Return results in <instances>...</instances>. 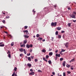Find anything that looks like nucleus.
I'll return each instance as SVG.
<instances>
[{
	"label": "nucleus",
	"mask_w": 76,
	"mask_h": 76,
	"mask_svg": "<svg viewBox=\"0 0 76 76\" xmlns=\"http://www.w3.org/2000/svg\"><path fill=\"white\" fill-rule=\"evenodd\" d=\"M57 23L56 22H55L54 23V22H52L51 24V26H56V24Z\"/></svg>",
	"instance_id": "nucleus-2"
},
{
	"label": "nucleus",
	"mask_w": 76,
	"mask_h": 76,
	"mask_svg": "<svg viewBox=\"0 0 76 76\" xmlns=\"http://www.w3.org/2000/svg\"><path fill=\"white\" fill-rule=\"evenodd\" d=\"M28 60L30 61H31V58L30 57H28Z\"/></svg>",
	"instance_id": "nucleus-16"
},
{
	"label": "nucleus",
	"mask_w": 76,
	"mask_h": 76,
	"mask_svg": "<svg viewBox=\"0 0 76 76\" xmlns=\"http://www.w3.org/2000/svg\"><path fill=\"white\" fill-rule=\"evenodd\" d=\"M67 72L68 73V74H70L71 73V72H68V71Z\"/></svg>",
	"instance_id": "nucleus-50"
},
{
	"label": "nucleus",
	"mask_w": 76,
	"mask_h": 76,
	"mask_svg": "<svg viewBox=\"0 0 76 76\" xmlns=\"http://www.w3.org/2000/svg\"><path fill=\"white\" fill-rule=\"evenodd\" d=\"M7 54H10V52L9 51H8V52H7Z\"/></svg>",
	"instance_id": "nucleus-49"
},
{
	"label": "nucleus",
	"mask_w": 76,
	"mask_h": 76,
	"mask_svg": "<svg viewBox=\"0 0 76 76\" xmlns=\"http://www.w3.org/2000/svg\"><path fill=\"white\" fill-rule=\"evenodd\" d=\"M5 22H6V21H5V20H3L2 21V22H3V23H5Z\"/></svg>",
	"instance_id": "nucleus-38"
},
{
	"label": "nucleus",
	"mask_w": 76,
	"mask_h": 76,
	"mask_svg": "<svg viewBox=\"0 0 76 76\" xmlns=\"http://www.w3.org/2000/svg\"><path fill=\"white\" fill-rule=\"evenodd\" d=\"M39 34H37L36 35V37H39Z\"/></svg>",
	"instance_id": "nucleus-32"
},
{
	"label": "nucleus",
	"mask_w": 76,
	"mask_h": 76,
	"mask_svg": "<svg viewBox=\"0 0 76 76\" xmlns=\"http://www.w3.org/2000/svg\"><path fill=\"white\" fill-rule=\"evenodd\" d=\"M42 39H43V38H41V37H39V39H38V40H42Z\"/></svg>",
	"instance_id": "nucleus-28"
},
{
	"label": "nucleus",
	"mask_w": 76,
	"mask_h": 76,
	"mask_svg": "<svg viewBox=\"0 0 76 76\" xmlns=\"http://www.w3.org/2000/svg\"><path fill=\"white\" fill-rule=\"evenodd\" d=\"M30 47L32 48L33 47V45H29Z\"/></svg>",
	"instance_id": "nucleus-44"
},
{
	"label": "nucleus",
	"mask_w": 76,
	"mask_h": 76,
	"mask_svg": "<svg viewBox=\"0 0 76 76\" xmlns=\"http://www.w3.org/2000/svg\"><path fill=\"white\" fill-rule=\"evenodd\" d=\"M62 52V51H61V52H60V54H61Z\"/></svg>",
	"instance_id": "nucleus-63"
},
{
	"label": "nucleus",
	"mask_w": 76,
	"mask_h": 76,
	"mask_svg": "<svg viewBox=\"0 0 76 76\" xmlns=\"http://www.w3.org/2000/svg\"><path fill=\"white\" fill-rule=\"evenodd\" d=\"M71 66L68 64L67 65H66V66H67L68 68H69Z\"/></svg>",
	"instance_id": "nucleus-31"
},
{
	"label": "nucleus",
	"mask_w": 76,
	"mask_h": 76,
	"mask_svg": "<svg viewBox=\"0 0 76 76\" xmlns=\"http://www.w3.org/2000/svg\"><path fill=\"white\" fill-rule=\"evenodd\" d=\"M49 56L48 55H47L46 56V58L47 59H48V58H49Z\"/></svg>",
	"instance_id": "nucleus-21"
},
{
	"label": "nucleus",
	"mask_w": 76,
	"mask_h": 76,
	"mask_svg": "<svg viewBox=\"0 0 76 76\" xmlns=\"http://www.w3.org/2000/svg\"><path fill=\"white\" fill-rule=\"evenodd\" d=\"M52 50V49H50V48L49 49V50H48V51H50Z\"/></svg>",
	"instance_id": "nucleus-54"
},
{
	"label": "nucleus",
	"mask_w": 76,
	"mask_h": 76,
	"mask_svg": "<svg viewBox=\"0 0 76 76\" xmlns=\"http://www.w3.org/2000/svg\"><path fill=\"white\" fill-rule=\"evenodd\" d=\"M4 32L5 33H6V34H8V32L7 31H6H6H4Z\"/></svg>",
	"instance_id": "nucleus-57"
},
{
	"label": "nucleus",
	"mask_w": 76,
	"mask_h": 76,
	"mask_svg": "<svg viewBox=\"0 0 76 76\" xmlns=\"http://www.w3.org/2000/svg\"><path fill=\"white\" fill-rule=\"evenodd\" d=\"M42 51L44 53H45L46 52V50L44 49Z\"/></svg>",
	"instance_id": "nucleus-23"
},
{
	"label": "nucleus",
	"mask_w": 76,
	"mask_h": 76,
	"mask_svg": "<svg viewBox=\"0 0 76 76\" xmlns=\"http://www.w3.org/2000/svg\"><path fill=\"white\" fill-rule=\"evenodd\" d=\"M53 53L52 52H50L49 53V55L50 56H52L53 55Z\"/></svg>",
	"instance_id": "nucleus-14"
},
{
	"label": "nucleus",
	"mask_w": 76,
	"mask_h": 76,
	"mask_svg": "<svg viewBox=\"0 0 76 76\" xmlns=\"http://www.w3.org/2000/svg\"><path fill=\"white\" fill-rule=\"evenodd\" d=\"M38 72H42L41 70H38Z\"/></svg>",
	"instance_id": "nucleus-59"
},
{
	"label": "nucleus",
	"mask_w": 76,
	"mask_h": 76,
	"mask_svg": "<svg viewBox=\"0 0 76 76\" xmlns=\"http://www.w3.org/2000/svg\"><path fill=\"white\" fill-rule=\"evenodd\" d=\"M24 32H26V33H27L28 32V30H25L24 31Z\"/></svg>",
	"instance_id": "nucleus-36"
},
{
	"label": "nucleus",
	"mask_w": 76,
	"mask_h": 76,
	"mask_svg": "<svg viewBox=\"0 0 76 76\" xmlns=\"http://www.w3.org/2000/svg\"><path fill=\"white\" fill-rule=\"evenodd\" d=\"M56 56L57 57H60V54H56Z\"/></svg>",
	"instance_id": "nucleus-10"
},
{
	"label": "nucleus",
	"mask_w": 76,
	"mask_h": 76,
	"mask_svg": "<svg viewBox=\"0 0 76 76\" xmlns=\"http://www.w3.org/2000/svg\"><path fill=\"white\" fill-rule=\"evenodd\" d=\"M65 51V50L62 49L61 51H62V52H63Z\"/></svg>",
	"instance_id": "nucleus-46"
},
{
	"label": "nucleus",
	"mask_w": 76,
	"mask_h": 76,
	"mask_svg": "<svg viewBox=\"0 0 76 76\" xmlns=\"http://www.w3.org/2000/svg\"><path fill=\"white\" fill-rule=\"evenodd\" d=\"M71 68L72 70H73L74 69V67L73 66H72L71 67Z\"/></svg>",
	"instance_id": "nucleus-27"
},
{
	"label": "nucleus",
	"mask_w": 76,
	"mask_h": 76,
	"mask_svg": "<svg viewBox=\"0 0 76 76\" xmlns=\"http://www.w3.org/2000/svg\"><path fill=\"white\" fill-rule=\"evenodd\" d=\"M16 70H17V68L15 67L14 69V70L15 72V71H16Z\"/></svg>",
	"instance_id": "nucleus-22"
},
{
	"label": "nucleus",
	"mask_w": 76,
	"mask_h": 76,
	"mask_svg": "<svg viewBox=\"0 0 76 76\" xmlns=\"http://www.w3.org/2000/svg\"><path fill=\"white\" fill-rule=\"evenodd\" d=\"M30 71H31V72H32V71H32V69H30Z\"/></svg>",
	"instance_id": "nucleus-64"
},
{
	"label": "nucleus",
	"mask_w": 76,
	"mask_h": 76,
	"mask_svg": "<svg viewBox=\"0 0 76 76\" xmlns=\"http://www.w3.org/2000/svg\"><path fill=\"white\" fill-rule=\"evenodd\" d=\"M19 50L21 52H23V49L22 48L19 49Z\"/></svg>",
	"instance_id": "nucleus-6"
},
{
	"label": "nucleus",
	"mask_w": 76,
	"mask_h": 76,
	"mask_svg": "<svg viewBox=\"0 0 76 76\" xmlns=\"http://www.w3.org/2000/svg\"><path fill=\"white\" fill-rule=\"evenodd\" d=\"M57 58H58L56 56V57H55V60H56L57 59Z\"/></svg>",
	"instance_id": "nucleus-48"
},
{
	"label": "nucleus",
	"mask_w": 76,
	"mask_h": 76,
	"mask_svg": "<svg viewBox=\"0 0 76 76\" xmlns=\"http://www.w3.org/2000/svg\"><path fill=\"white\" fill-rule=\"evenodd\" d=\"M10 18V17H9V16H7V17H6V19H9Z\"/></svg>",
	"instance_id": "nucleus-35"
},
{
	"label": "nucleus",
	"mask_w": 76,
	"mask_h": 76,
	"mask_svg": "<svg viewBox=\"0 0 76 76\" xmlns=\"http://www.w3.org/2000/svg\"><path fill=\"white\" fill-rule=\"evenodd\" d=\"M24 28L25 29H27L28 28V26H25Z\"/></svg>",
	"instance_id": "nucleus-40"
},
{
	"label": "nucleus",
	"mask_w": 76,
	"mask_h": 76,
	"mask_svg": "<svg viewBox=\"0 0 76 76\" xmlns=\"http://www.w3.org/2000/svg\"><path fill=\"white\" fill-rule=\"evenodd\" d=\"M68 26L70 27L71 26V23H69L68 24Z\"/></svg>",
	"instance_id": "nucleus-34"
},
{
	"label": "nucleus",
	"mask_w": 76,
	"mask_h": 76,
	"mask_svg": "<svg viewBox=\"0 0 76 76\" xmlns=\"http://www.w3.org/2000/svg\"><path fill=\"white\" fill-rule=\"evenodd\" d=\"M54 7L55 8H56L57 7V5H54Z\"/></svg>",
	"instance_id": "nucleus-47"
},
{
	"label": "nucleus",
	"mask_w": 76,
	"mask_h": 76,
	"mask_svg": "<svg viewBox=\"0 0 76 76\" xmlns=\"http://www.w3.org/2000/svg\"><path fill=\"white\" fill-rule=\"evenodd\" d=\"M23 50L24 52V53L26 54V50H25V49H24Z\"/></svg>",
	"instance_id": "nucleus-20"
},
{
	"label": "nucleus",
	"mask_w": 76,
	"mask_h": 76,
	"mask_svg": "<svg viewBox=\"0 0 76 76\" xmlns=\"http://www.w3.org/2000/svg\"><path fill=\"white\" fill-rule=\"evenodd\" d=\"M65 65H66V61H63V65L64 66H65Z\"/></svg>",
	"instance_id": "nucleus-5"
},
{
	"label": "nucleus",
	"mask_w": 76,
	"mask_h": 76,
	"mask_svg": "<svg viewBox=\"0 0 76 76\" xmlns=\"http://www.w3.org/2000/svg\"><path fill=\"white\" fill-rule=\"evenodd\" d=\"M68 45H69V43L68 42H67V43H66L65 45V46L66 48H68Z\"/></svg>",
	"instance_id": "nucleus-3"
},
{
	"label": "nucleus",
	"mask_w": 76,
	"mask_h": 76,
	"mask_svg": "<svg viewBox=\"0 0 76 76\" xmlns=\"http://www.w3.org/2000/svg\"><path fill=\"white\" fill-rule=\"evenodd\" d=\"M20 47H25V44H24L23 43V45H22L20 46Z\"/></svg>",
	"instance_id": "nucleus-8"
},
{
	"label": "nucleus",
	"mask_w": 76,
	"mask_h": 76,
	"mask_svg": "<svg viewBox=\"0 0 76 76\" xmlns=\"http://www.w3.org/2000/svg\"><path fill=\"white\" fill-rule=\"evenodd\" d=\"M48 62L50 64H51L52 63V62L50 60L48 61Z\"/></svg>",
	"instance_id": "nucleus-24"
},
{
	"label": "nucleus",
	"mask_w": 76,
	"mask_h": 76,
	"mask_svg": "<svg viewBox=\"0 0 76 76\" xmlns=\"http://www.w3.org/2000/svg\"><path fill=\"white\" fill-rule=\"evenodd\" d=\"M23 54H20V56L22 57V56H23Z\"/></svg>",
	"instance_id": "nucleus-41"
},
{
	"label": "nucleus",
	"mask_w": 76,
	"mask_h": 76,
	"mask_svg": "<svg viewBox=\"0 0 76 76\" xmlns=\"http://www.w3.org/2000/svg\"><path fill=\"white\" fill-rule=\"evenodd\" d=\"M35 62H37L38 61V60H37V59H35Z\"/></svg>",
	"instance_id": "nucleus-45"
},
{
	"label": "nucleus",
	"mask_w": 76,
	"mask_h": 76,
	"mask_svg": "<svg viewBox=\"0 0 76 76\" xmlns=\"http://www.w3.org/2000/svg\"><path fill=\"white\" fill-rule=\"evenodd\" d=\"M75 61L74 59H73L71 61H70V62L71 63L72 62H73Z\"/></svg>",
	"instance_id": "nucleus-18"
},
{
	"label": "nucleus",
	"mask_w": 76,
	"mask_h": 76,
	"mask_svg": "<svg viewBox=\"0 0 76 76\" xmlns=\"http://www.w3.org/2000/svg\"><path fill=\"white\" fill-rule=\"evenodd\" d=\"M2 14H3L4 16H5L6 14H5V12H2Z\"/></svg>",
	"instance_id": "nucleus-29"
},
{
	"label": "nucleus",
	"mask_w": 76,
	"mask_h": 76,
	"mask_svg": "<svg viewBox=\"0 0 76 76\" xmlns=\"http://www.w3.org/2000/svg\"><path fill=\"white\" fill-rule=\"evenodd\" d=\"M51 38V40L53 41L54 39V37H52Z\"/></svg>",
	"instance_id": "nucleus-42"
},
{
	"label": "nucleus",
	"mask_w": 76,
	"mask_h": 76,
	"mask_svg": "<svg viewBox=\"0 0 76 76\" xmlns=\"http://www.w3.org/2000/svg\"><path fill=\"white\" fill-rule=\"evenodd\" d=\"M26 47L28 48H30V45H28V44H27L26 46Z\"/></svg>",
	"instance_id": "nucleus-11"
},
{
	"label": "nucleus",
	"mask_w": 76,
	"mask_h": 76,
	"mask_svg": "<svg viewBox=\"0 0 76 76\" xmlns=\"http://www.w3.org/2000/svg\"><path fill=\"white\" fill-rule=\"evenodd\" d=\"M63 59H64L63 58H61L60 59V60L61 61H62L63 60Z\"/></svg>",
	"instance_id": "nucleus-39"
},
{
	"label": "nucleus",
	"mask_w": 76,
	"mask_h": 76,
	"mask_svg": "<svg viewBox=\"0 0 76 76\" xmlns=\"http://www.w3.org/2000/svg\"><path fill=\"white\" fill-rule=\"evenodd\" d=\"M24 36L25 37V38H28L29 37V36H27V35H25Z\"/></svg>",
	"instance_id": "nucleus-9"
},
{
	"label": "nucleus",
	"mask_w": 76,
	"mask_h": 76,
	"mask_svg": "<svg viewBox=\"0 0 76 76\" xmlns=\"http://www.w3.org/2000/svg\"><path fill=\"white\" fill-rule=\"evenodd\" d=\"M57 29L58 30H60L61 29V27H58L57 28Z\"/></svg>",
	"instance_id": "nucleus-17"
},
{
	"label": "nucleus",
	"mask_w": 76,
	"mask_h": 76,
	"mask_svg": "<svg viewBox=\"0 0 76 76\" xmlns=\"http://www.w3.org/2000/svg\"><path fill=\"white\" fill-rule=\"evenodd\" d=\"M65 32L64 31H61V33H64Z\"/></svg>",
	"instance_id": "nucleus-56"
},
{
	"label": "nucleus",
	"mask_w": 76,
	"mask_h": 76,
	"mask_svg": "<svg viewBox=\"0 0 76 76\" xmlns=\"http://www.w3.org/2000/svg\"><path fill=\"white\" fill-rule=\"evenodd\" d=\"M73 21L74 22V23H75V22L76 21V20H73Z\"/></svg>",
	"instance_id": "nucleus-53"
},
{
	"label": "nucleus",
	"mask_w": 76,
	"mask_h": 76,
	"mask_svg": "<svg viewBox=\"0 0 76 76\" xmlns=\"http://www.w3.org/2000/svg\"><path fill=\"white\" fill-rule=\"evenodd\" d=\"M11 46H13V45H14V42H12V43H11Z\"/></svg>",
	"instance_id": "nucleus-19"
},
{
	"label": "nucleus",
	"mask_w": 76,
	"mask_h": 76,
	"mask_svg": "<svg viewBox=\"0 0 76 76\" xmlns=\"http://www.w3.org/2000/svg\"><path fill=\"white\" fill-rule=\"evenodd\" d=\"M28 65L30 67L31 66V64H28Z\"/></svg>",
	"instance_id": "nucleus-30"
},
{
	"label": "nucleus",
	"mask_w": 76,
	"mask_h": 76,
	"mask_svg": "<svg viewBox=\"0 0 76 76\" xmlns=\"http://www.w3.org/2000/svg\"><path fill=\"white\" fill-rule=\"evenodd\" d=\"M12 76H17V75L16 74H15V73H13L12 74Z\"/></svg>",
	"instance_id": "nucleus-15"
},
{
	"label": "nucleus",
	"mask_w": 76,
	"mask_h": 76,
	"mask_svg": "<svg viewBox=\"0 0 76 76\" xmlns=\"http://www.w3.org/2000/svg\"><path fill=\"white\" fill-rule=\"evenodd\" d=\"M44 10L45 12H46L48 10V9L47 8H44Z\"/></svg>",
	"instance_id": "nucleus-12"
},
{
	"label": "nucleus",
	"mask_w": 76,
	"mask_h": 76,
	"mask_svg": "<svg viewBox=\"0 0 76 76\" xmlns=\"http://www.w3.org/2000/svg\"><path fill=\"white\" fill-rule=\"evenodd\" d=\"M58 31H56V35H58Z\"/></svg>",
	"instance_id": "nucleus-26"
},
{
	"label": "nucleus",
	"mask_w": 76,
	"mask_h": 76,
	"mask_svg": "<svg viewBox=\"0 0 76 76\" xmlns=\"http://www.w3.org/2000/svg\"><path fill=\"white\" fill-rule=\"evenodd\" d=\"M52 74L54 75H55V73L54 72H53Z\"/></svg>",
	"instance_id": "nucleus-58"
},
{
	"label": "nucleus",
	"mask_w": 76,
	"mask_h": 76,
	"mask_svg": "<svg viewBox=\"0 0 76 76\" xmlns=\"http://www.w3.org/2000/svg\"><path fill=\"white\" fill-rule=\"evenodd\" d=\"M34 74V72H32L29 73V75H33Z\"/></svg>",
	"instance_id": "nucleus-7"
},
{
	"label": "nucleus",
	"mask_w": 76,
	"mask_h": 76,
	"mask_svg": "<svg viewBox=\"0 0 76 76\" xmlns=\"http://www.w3.org/2000/svg\"><path fill=\"white\" fill-rule=\"evenodd\" d=\"M8 57L9 58H11V56H10V54H8Z\"/></svg>",
	"instance_id": "nucleus-33"
},
{
	"label": "nucleus",
	"mask_w": 76,
	"mask_h": 76,
	"mask_svg": "<svg viewBox=\"0 0 76 76\" xmlns=\"http://www.w3.org/2000/svg\"><path fill=\"white\" fill-rule=\"evenodd\" d=\"M73 14H74V15H76V12H74Z\"/></svg>",
	"instance_id": "nucleus-52"
},
{
	"label": "nucleus",
	"mask_w": 76,
	"mask_h": 76,
	"mask_svg": "<svg viewBox=\"0 0 76 76\" xmlns=\"http://www.w3.org/2000/svg\"><path fill=\"white\" fill-rule=\"evenodd\" d=\"M66 76V74L65 73V72L63 73V76Z\"/></svg>",
	"instance_id": "nucleus-43"
},
{
	"label": "nucleus",
	"mask_w": 76,
	"mask_h": 76,
	"mask_svg": "<svg viewBox=\"0 0 76 76\" xmlns=\"http://www.w3.org/2000/svg\"><path fill=\"white\" fill-rule=\"evenodd\" d=\"M45 39H43L42 40V41L43 42H45Z\"/></svg>",
	"instance_id": "nucleus-60"
},
{
	"label": "nucleus",
	"mask_w": 76,
	"mask_h": 76,
	"mask_svg": "<svg viewBox=\"0 0 76 76\" xmlns=\"http://www.w3.org/2000/svg\"><path fill=\"white\" fill-rule=\"evenodd\" d=\"M43 59L45 61H46L47 62H48V61L47 60H46V59L45 58H43Z\"/></svg>",
	"instance_id": "nucleus-13"
},
{
	"label": "nucleus",
	"mask_w": 76,
	"mask_h": 76,
	"mask_svg": "<svg viewBox=\"0 0 76 76\" xmlns=\"http://www.w3.org/2000/svg\"><path fill=\"white\" fill-rule=\"evenodd\" d=\"M70 16L71 18H76V15H75L74 13H73L72 15H70Z\"/></svg>",
	"instance_id": "nucleus-1"
},
{
	"label": "nucleus",
	"mask_w": 76,
	"mask_h": 76,
	"mask_svg": "<svg viewBox=\"0 0 76 76\" xmlns=\"http://www.w3.org/2000/svg\"><path fill=\"white\" fill-rule=\"evenodd\" d=\"M58 51V50H56V53H57Z\"/></svg>",
	"instance_id": "nucleus-62"
},
{
	"label": "nucleus",
	"mask_w": 76,
	"mask_h": 76,
	"mask_svg": "<svg viewBox=\"0 0 76 76\" xmlns=\"http://www.w3.org/2000/svg\"><path fill=\"white\" fill-rule=\"evenodd\" d=\"M4 44L0 45V47H4Z\"/></svg>",
	"instance_id": "nucleus-25"
},
{
	"label": "nucleus",
	"mask_w": 76,
	"mask_h": 76,
	"mask_svg": "<svg viewBox=\"0 0 76 76\" xmlns=\"http://www.w3.org/2000/svg\"><path fill=\"white\" fill-rule=\"evenodd\" d=\"M32 11H33V12H34V13H35L36 12L34 10H33Z\"/></svg>",
	"instance_id": "nucleus-55"
},
{
	"label": "nucleus",
	"mask_w": 76,
	"mask_h": 76,
	"mask_svg": "<svg viewBox=\"0 0 76 76\" xmlns=\"http://www.w3.org/2000/svg\"><path fill=\"white\" fill-rule=\"evenodd\" d=\"M27 40H24L23 44L25 45L26 43H27Z\"/></svg>",
	"instance_id": "nucleus-4"
},
{
	"label": "nucleus",
	"mask_w": 76,
	"mask_h": 76,
	"mask_svg": "<svg viewBox=\"0 0 76 76\" xmlns=\"http://www.w3.org/2000/svg\"><path fill=\"white\" fill-rule=\"evenodd\" d=\"M22 44H23L22 43H20V46H21V45H23Z\"/></svg>",
	"instance_id": "nucleus-61"
},
{
	"label": "nucleus",
	"mask_w": 76,
	"mask_h": 76,
	"mask_svg": "<svg viewBox=\"0 0 76 76\" xmlns=\"http://www.w3.org/2000/svg\"><path fill=\"white\" fill-rule=\"evenodd\" d=\"M61 38V35H58V38L60 39Z\"/></svg>",
	"instance_id": "nucleus-37"
},
{
	"label": "nucleus",
	"mask_w": 76,
	"mask_h": 76,
	"mask_svg": "<svg viewBox=\"0 0 76 76\" xmlns=\"http://www.w3.org/2000/svg\"><path fill=\"white\" fill-rule=\"evenodd\" d=\"M27 56H29L30 55V53H29V54H27Z\"/></svg>",
	"instance_id": "nucleus-51"
}]
</instances>
